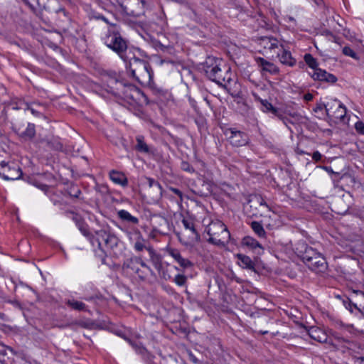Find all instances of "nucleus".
<instances>
[{
	"label": "nucleus",
	"instance_id": "f257e3e1",
	"mask_svg": "<svg viewBox=\"0 0 364 364\" xmlns=\"http://www.w3.org/2000/svg\"><path fill=\"white\" fill-rule=\"evenodd\" d=\"M205 73L212 81L228 87L232 81L230 68L222 60L208 58L206 61Z\"/></svg>",
	"mask_w": 364,
	"mask_h": 364
},
{
	"label": "nucleus",
	"instance_id": "f03ea898",
	"mask_svg": "<svg viewBox=\"0 0 364 364\" xmlns=\"http://www.w3.org/2000/svg\"><path fill=\"white\" fill-rule=\"evenodd\" d=\"M94 17L96 19H101L110 25V28L108 29L107 33L103 38V41L108 48L116 52L122 59L126 61L127 58L124 56V53L127 48V43L122 38L117 25L115 23H110L108 18L103 15L96 14Z\"/></svg>",
	"mask_w": 364,
	"mask_h": 364
},
{
	"label": "nucleus",
	"instance_id": "7ed1b4c3",
	"mask_svg": "<svg viewBox=\"0 0 364 364\" xmlns=\"http://www.w3.org/2000/svg\"><path fill=\"white\" fill-rule=\"evenodd\" d=\"M303 262L315 272H323L327 269L325 257L311 247H306L301 255Z\"/></svg>",
	"mask_w": 364,
	"mask_h": 364
},
{
	"label": "nucleus",
	"instance_id": "20e7f679",
	"mask_svg": "<svg viewBox=\"0 0 364 364\" xmlns=\"http://www.w3.org/2000/svg\"><path fill=\"white\" fill-rule=\"evenodd\" d=\"M129 69L132 75L140 84L144 85L151 84L153 73L148 63L137 58H134L129 63Z\"/></svg>",
	"mask_w": 364,
	"mask_h": 364
},
{
	"label": "nucleus",
	"instance_id": "39448f33",
	"mask_svg": "<svg viewBox=\"0 0 364 364\" xmlns=\"http://www.w3.org/2000/svg\"><path fill=\"white\" fill-rule=\"evenodd\" d=\"M209 235L208 241L214 245H224L230 239V235L225 225L220 220L212 221L206 228Z\"/></svg>",
	"mask_w": 364,
	"mask_h": 364
},
{
	"label": "nucleus",
	"instance_id": "423d86ee",
	"mask_svg": "<svg viewBox=\"0 0 364 364\" xmlns=\"http://www.w3.org/2000/svg\"><path fill=\"white\" fill-rule=\"evenodd\" d=\"M182 223L184 230L179 234L180 242L186 246H193L200 240V235L197 232L194 223L188 219H183Z\"/></svg>",
	"mask_w": 364,
	"mask_h": 364
},
{
	"label": "nucleus",
	"instance_id": "0eeeda50",
	"mask_svg": "<svg viewBox=\"0 0 364 364\" xmlns=\"http://www.w3.org/2000/svg\"><path fill=\"white\" fill-rule=\"evenodd\" d=\"M117 2L124 14L138 17L144 13V2L141 0H117Z\"/></svg>",
	"mask_w": 364,
	"mask_h": 364
},
{
	"label": "nucleus",
	"instance_id": "6e6552de",
	"mask_svg": "<svg viewBox=\"0 0 364 364\" xmlns=\"http://www.w3.org/2000/svg\"><path fill=\"white\" fill-rule=\"evenodd\" d=\"M22 172L18 166L14 163H0V176L5 180H17L21 178Z\"/></svg>",
	"mask_w": 364,
	"mask_h": 364
},
{
	"label": "nucleus",
	"instance_id": "1a4fd4ad",
	"mask_svg": "<svg viewBox=\"0 0 364 364\" xmlns=\"http://www.w3.org/2000/svg\"><path fill=\"white\" fill-rule=\"evenodd\" d=\"M224 134L228 137L230 143L234 146H242L247 144V135L235 128H227L224 130Z\"/></svg>",
	"mask_w": 364,
	"mask_h": 364
},
{
	"label": "nucleus",
	"instance_id": "9d476101",
	"mask_svg": "<svg viewBox=\"0 0 364 364\" xmlns=\"http://www.w3.org/2000/svg\"><path fill=\"white\" fill-rule=\"evenodd\" d=\"M259 46L266 53H276L277 50L282 49V43L273 37H262L259 41Z\"/></svg>",
	"mask_w": 364,
	"mask_h": 364
},
{
	"label": "nucleus",
	"instance_id": "9b49d317",
	"mask_svg": "<svg viewBox=\"0 0 364 364\" xmlns=\"http://www.w3.org/2000/svg\"><path fill=\"white\" fill-rule=\"evenodd\" d=\"M119 86L122 87V95L126 100H136L142 95L141 91L133 85H122L119 83Z\"/></svg>",
	"mask_w": 364,
	"mask_h": 364
},
{
	"label": "nucleus",
	"instance_id": "f8f14e48",
	"mask_svg": "<svg viewBox=\"0 0 364 364\" xmlns=\"http://www.w3.org/2000/svg\"><path fill=\"white\" fill-rule=\"evenodd\" d=\"M309 74L314 80L325 81L331 83H334L337 81V77L335 75L319 68Z\"/></svg>",
	"mask_w": 364,
	"mask_h": 364
},
{
	"label": "nucleus",
	"instance_id": "ddd939ff",
	"mask_svg": "<svg viewBox=\"0 0 364 364\" xmlns=\"http://www.w3.org/2000/svg\"><path fill=\"white\" fill-rule=\"evenodd\" d=\"M255 60L262 71L269 73L271 75H277L279 73V68L273 63L267 61L261 57H256Z\"/></svg>",
	"mask_w": 364,
	"mask_h": 364
},
{
	"label": "nucleus",
	"instance_id": "4468645a",
	"mask_svg": "<svg viewBox=\"0 0 364 364\" xmlns=\"http://www.w3.org/2000/svg\"><path fill=\"white\" fill-rule=\"evenodd\" d=\"M276 54L277 55V57L281 63L290 67H292L296 64V60L292 57L291 53L289 50L284 48L283 46L282 49L277 50Z\"/></svg>",
	"mask_w": 364,
	"mask_h": 364
},
{
	"label": "nucleus",
	"instance_id": "2eb2a0df",
	"mask_svg": "<svg viewBox=\"0 0 364 364\" xmlns=\"http://www.w3.org/2000/svg\"><path fill=\"white\" fill-rule=\"evenodd\" d=\"M309 335L312 339L319 343H326L328 341L327 333L318 327H311L309 330Z\"/></svg>",
	"mask_w": 364,
	"mask_h": 364
},
{
	"label": "nucleus",
	"instance_id": "dca6fc26",
	"mask_svg": "<svg viewBox=\"0 0 364 364\" xmlns=\"http://www.w3.org/2000/svg\"><path fill=\"white\" fill-rule=\"evenodd\" d=\"M146 180L153 198L159 199L162 196V188L160 183L151 178H146Z\"/></svg>",
	"mask_w": 364,
	"mask_h": 364
},
{
	"label": "nucleus",
	"instance_id": "f3484780",
	"mask_svg": "<svg viewBox=\"0 0 364 364\" xmlns=\"http://www.w3.org/2000/svg\"><path fill=\"white\" fill-rule=\"evenodd\" d=\"M135 242L134 243V249L136 252H141L144 250H146L148 251L149 247H152L149 245L148 241L144 238L141 232L139 230H136L135 232Z\"/></svg>",
	"mask_w": 364,
	"mask_h": 364
},
{
	"label": "nucleus",
	"instance_id": "a211bd4d",
	"mask_svg": "<svg viewBox=\"0 0 364 364\" xmlns=\"http://www.w3.org/2000/svg\"><path fill=\"white\" fill-rule=\"evenodd\" d=\"M326 110L327 114L330 112H344L346 114L347 111L341 102L337 100H332L328 102L326 105Z\"/></svg>",
	"mask_w": 364,
	"mask_h": 364
},
{
	"label": "nucleus",
	"instance_id": "6ab92c4d",
	"mask_svg": "<svg viewBox=\"0 0 364 364\" xmlns=\"http://www.w3.org/2000/svg\"><path fill=\"white\" fill-rule=\"evenodd\" d=\"M148 252L149 255L150 261L153 266L159 273H161L163 268L161 257L156 252L153 247H149Z\"/></svg>",
	"mask_w": 364,
	"mask_h": 364
},
{
	"label": "nucleus",
	"instance_id": "aec40b11",
	"mask_svg": "<svg viewBox=\"0 0 364 364\" xmlns=\"http://www.w3.org/2000/svg\"><path fill=\"white\" fill-rule=\"evenodd\" d=\"M109 178L115 184L120 185L124 187L127 186V178L122 172L112 170L109 172Z\"/></svg>",
	"mask_w": 364,
	"mask_h": 364
},
{
	"label": "nucleus",
	"instance_id": "412c9836",
	"mask_svg": "<svg viewBox=\"0 0 364 364\" xmlns=\"http://www.w3.org/2000/svg\"><path fill=\"white\" fill-rule=\"evenodd\" d=\"M39 143L46 142L47 146L55 150H61L63 149V145L61 142L60 141L59 138L56 136H48L46 139H41Z\"/></svg>",
	"mask_w": 364,
	"mask_h": 364
},
{
	"label": "nucleus",
	"instance_id": "4be33fe9",
	"mask_svg": "<svg viewBox=\"0 0 364 364\" xmlns=\"http://www.w3.org/2000/svg\"><path fill=\"white\" fill-rule=\"evenodd\" d=\"M101 237H102L105 245L108 248L112 249L118 244L119 239L114 235L102 232L101 233Z\"/></svg>",
	"mask_w": 364,
	"mask_h": 364
},
{
	"label": "nucleus",
	"instance_id": "5701e85b",
	"mask_svg": "<svg viewBox=\"0 0 364 364\" xmlns=\"http://www.w3.org/2000/svg\"><path fill=\"white\" fill-rule=\"evenodd\" d=\"M136 144L135 146V149L141 153L148 154L150 152L149 147L148 144L144 141V136L142 135H137L136 136Z\"/></svg>",
	"mask_w": 364,
	"mask_h": 364
},
{
	"label": "nucleus",
	"instance_id": "b1692460",
	"mask_svg": "<svg viewBox=\"0 0 364 364\" xmlns=\"http://www.w3.org/2000/svg\"><path fill=\"white\" fill-rule=\"evenodd\" d=\"M237 257L239 259V264L242 267L249 269H253L255 268V263L250 257L242 254H238Z\"/></svg>",
	"mask_w": 364,
	"mask_h": 364
},
{
	"label": "nucleus",
	"instance_id": "393cba45",
	"mask_svg": "<svg viewBox=\"0 0 364 364\" xmlns=\"http://www.w3.org/2000/svg\"><path fill=\"white\" fill-rule=\"evenodd\" d=\"M117 215L118 217L122 220L135 225L139 223V219L136 217L132 215L127 210H120L117 212Z\"/></svg>",
	"mask_w": 364,
	"mask_h": 364
},
{
	"label": "nucleus",
	"instance_id": "a878e982",
	"mask_svg": "<svg viewBox=\"0 0 364 364\" xmlns=\"http://www.w3.org/2000/svg\"><path fill=\"white\" fill-rule=\"evenodd\" d=\"M242 243L244 246L248 247L253 250H256L257 249H262V245L259 243V242L252 237H245L242 239Z\"/></svg>",
	"mask_w": 364,
	"mask_h": 364
},
{
	"label": "nucleus",
	"instance_id": "bb28decb",
	"mask_svg": "<svg viewBox=\"0 0 364 364\" xmlns=\"http://www.w3.org/2000/svg\"><path fill=\"white\" fill-rule=\"evenodd\" d=\"M188 102L191 107L193 108V111L196 112H200V108L201 107H207L209 105L208 101H207L205 99H202L200 102H197L191 97H188Z\"/></svg>",
	"mask_w": 364,
	"mask_h": 364
},
{
	"label": "nucleus",
	"instance_id": "cd10ccee",
	"mask_svg": "<svg viewBox=\"0 0 364 364\" xmlns=\"http://www.w3.org/2000/svg\"><path fill=\"white\" fill-rule=\"evenodd\" d=\"M66 304L71 309L77 311H87V306L82 301H77L75 299H68L66 301Z\"/></svg>",
	"mask_w": 364,
	"mask_h": 364
},
{
	"label": "nucleus",
	"instance_id": "c85d7f7f",
	"mask_svg": "<svg viewBox=\"0 0 364 364\" xmlns=\"http://www.w3.org/2000/svg\"><path fill=\"white\" fill-rule=\"evenodd\" d=\"M140 257L131 258L129 260H127L126 266L127 268L130 269L133 272H138V268L140 266Z\"/></svg>",
	"mask_w": 364,
	"mask_h": 364
},
{
	"label": "nucleus",
	"instance_id": "c756f323",
	"mask_svg": "<svg viewBox=\"0 0 364 364\" xmlns=\"http://www.w3.org/2000/svg\"><path fill=\"white\" fill-rule=\"evenodd\" d=\"M304 61L308 65V66L312 69V71H314L316 69L318 68L317 60L312 56V55L309 53L305 54Z\"/></svg>",
	"mask_w": 364,
	"mask_h": 364
},
{
	"label": "nucleus",
	"instance_id": "7c9ffc66",
	"mask_svg": "<svg viewBox=\"0 0 364 364\" xmlns=\"http://www.w3.org/2000/svg\"><path fill=\"white\" fill-rule=\"evenodd\" d=\"M251 228L253 231L259 236V237H264L265 236V230L262 226V225L256 221H253L251 223Z\"/></svg>",
	"mask_w": 364,
	"mask_h": 364
},
{
	"label": "nucleus",
	"instance_id": "2f4dec72",
	"mask_svg": "<svg viewBox=\"0 0 364 364\" xmlns=\"http://www.w3.org/2000/svg\"><path fill=\"white\" fill-rule=\"evenodd\" d=\"M35 126L33 124H28L26 127L25 132H23V135L29 139H32L35 136Z\"/></svg>",
	"mask_w": 364,
	"mask_h": 364
},
{
	"label": "nucleus",
	"instance_id": "473e14b6",
	"mask_svg": "<svg viewBox=\"0 0 364 364\" xmlns=\"http://www.w3.org/2000/svg\"><path fill=\"white\" fill-rule=\"evenodd\" d=\"M166 252L176 262H177L178 259H179V257L181 256L180 252L178 250L174 249V248H171V247L167 248Z\"/></svg>",
	"mask_w": 364,
	"mask_h": 364
},
{
	"label": "nucleus",
	"instance_id": "72a5a7b5",
	"mask_svg": "<svg viewBox=\"0 0 364 364\" xmlns=\"http://www.w3.org/2000/svg\"><path fill=\"white\" fill-rule=\"evenodd\" d=\"M140 266L141 267L143 271H145L146 276L148 277L149 274L155 277V274L154 271L141 259Z\"/></svg>",
	"mask_w": 364,
	"mask_h": 364
},
{
	"label": "nucleus",
	"instance_id": "f704fd0d",
	"mask_svg": "<svg viewBox=\"0 0 364 364\" xmlns=\"http://www.w3.org/2000/svg\"><path fill=\"white\" fill-rule=\"evenodd\" d=\"M177 262L183 268H188L192 266V263L186 258H183L182 256L178 259Z\"/></svg>",
	"mask_w": 364,
	"mask_h": 364
},
{
	"label": "nucleus",
	"instance_id": "c9c22d12",
	"mask_svg": "<svg viewBox=\"0 0 364 364\" xmlns=\"http://www.w3.org/2000/svg\"><path fill=\"white\" fill-rule=\"evenodd\" d=\"M343 53L347 56H350L354 59H357V54L350 47L345 46L343 48Z\"/></svg>",
	"mask_w": 364,
	"mask_h": 364
},
{
	"label": "nucleus",
	"instance_id": "e433bc0d",
	"mask_svg": "<svg viewBox=\"0 0 364 364\" xmlns=\"http://www.w3.org/2000/svg\"><path fill=\"white\" fill-rule=\"evenodd\" d=\"M174 282L178 286H183L186 282V277L182 274H177L174 278Z\"/></svg>",
	"mask_w": 364,
	"mask_h": 364
},
{
	"label": "nucleus",
	"instance_id": "4c0bfd02",
	"mask_svg": "<svg viewBox=\"0 0 364 364\" xmlns=\"http://www.w3.org/2000/svg\"><path fill=\"white\" fill-rule=\"evenodd\" d=\"M181 168L182 170L187 171L188 173H193L194 168L193 166L187 161H182L181 164Z\"/></svg>",
	"mask_w": 364,
	"mask_h": 364
},
{
	"label": "nucleus",
	"instance_id": "58836bf2",
	"mask_svg": "<svg viewBox=\"0 0 364 364\" xmlns=\"http://www.w3.org/2000/svg\"><path fill=\"white\" fill-rule=\"evenodd\" d=\"M355 128L358 133L364 135V123L363 122H357L355 124Z\"/></svg>",
	"mask_w": 364,
	"mask_h": 364
},
{
	"label": "nucleus",
	"instance_id": "ea45409f",
	"mask_svg": "<svg viewBox=\"0 0 364 364\" xmlns=\"http://www.w3.org/2000/svg\"><path fill=\"white\" fill-rule=\"evenodd\" d=\"M261 103L262 106L264 107V109H262L263 112H268L272 110V105L267 100H262Z\"/></svg>",
	"mask_w": 364,
	"mask_h": 364
},
{
	"label": "nucleus",
	"instance_id": "a19ab883",
	"mask_svg": "<svg viewBox=\"0 0 364 364\" xmlns=\"http://www.w3.org/2000/svg\"><path fill=\"white\" fill-rule=\"evenodd\" d=\"M134 273L139 277L141 280H144L147 277L146 276L145 271H143L142 269L138 268V272H134Z\"/></svg>",
	"mask_w": 364,
	"mask_h": 364
},
{
	"label": "nucleus",
	"instance_id": "79ce46f5",
	"mask_svg": "<svg viewBox=\"0 0 364 364\" xmlns=\"http://www.w3.org/2000/svg\"><path fill=\"white\" fill-rule=\"evenodd\" d=\"M322 155L318 151H314L312 154V159L315 161H319L321 159Z\"/></svg>",
	"mask_w": 364,
	"mask_h": 364
},
{
	"label": "nucleus",
	"instance_id": "37998d69",
	"mask_svg": "<svg viewBox=\"0 0 364 364\" xmlns=\"http://www.w3.org/2000/svg\"><path fill=\"white\" fill-rule=\"evenodd\" d=\"M170 191L171 192L174 193L175 194H176L180 198V199L182 200L183 193H182V192L180 190H178V189H177L176 188L171 187L170 188Z\"/></svg>",
	"mask_w": 364,
	"mask_h": 364
},
{
	"label": "nucleus",
	"instance_id": "c03bdc74",
	"mask_svg": "<svg viewBox=\"0 0 364 364\" xmlns=\"http://www.w3.org/2000/svg\"><path fill=\"white\" fill-rule=\"evenodd\" d=\"M80 232L86 237H89L90 236V232L88 231L87 228L86 226H84V225H80Z\"/></svg>",
	"mask_w": 364,
	"mask_h": 364
},
{
	"label": "nucleus",
	"instance_id": "a18cd8bd",
	"mask_svg": "<svg viewBox=\"0 0 364 364\" xmlns=\"http://www.w3.org/2000/svg\"><path fill=\"white\" fill-rule=\"evenodd\" d=\"M131 344L135 348L136 350L139 353H144L145 351V348L144 347L139 346L136 344H133L131 343Z\"/></svg>",
	"mask_w": 364,
	"mask_h": 364
},
{
	"label": "nucleus",
	"instance_id": "49530a36",
	"mask_svg": "<svg viewBox=\"0 0 364 364\" xmlns=\"http://www.w3.org/2000/svg\"><path fill=\"white\" fill-rule=\"evenodd\" d=\"M304 99L306 102L311 101L313 99V95L311 93L305 94L304 96Z\"/></svg>",
	"mask_w": 364,
	"mask_h": 364
},
{
	"label": "nucleus",
	"instance_id": "de8ad7c7",
	"mask_svg": "<svg viewBox=\"0 0 364 364\" xmlns=\"http://www.w3.org/2000/svg\"><path fill=\"white\" fill-rule=\"evenodd\" d=\"M353 307L358 309L356 304L352 303H349L348 305L346 306V308L348 309L350 312H353Z\"/></svg>",
	"mask_w": 364,
	"mask_h": 364
},
{
	"label": "nucleus",
	"instance_id": "09e8293b",
	"mask_svg": "<svg viewBox=\"0 0 364 364\" xmlns=\"http://www.w3.org/2000/svg\"><path fill=\"white\" fill-rule=\"evenodd\" d=\"M353 292L355 294H356L357 295H360L364 297V292L362 291L357 290V291H354Z\"/></svg>",
	"mask_w": 364,
	"mask_h": 364
},
{
	"label": "nucleus",
	"instance_id": "8fccbe9b",
	"mask_svg": "<svg viewBox=\"0 0 364 364\" xmlns=\"http://www.w3.org/2000/svg\"><path fill=\"white\" fill-rule=\"evenodd\" d=\"M258 202L261 205H266V203L262 198H259Z\"/></svg>",
	"mask_w": 364,
	"mask_h": 364
},
{
	"label": "nucleus",
	"instance_id": "3c124183",
	"mask_svg": "<svg viewBox=\"0 0 364 364\" xmlns=\"http://www.w3.org/2000/svg\"><path fill=\"white\" fill-rule=\"evenodd\" d=\"M162 277H163V278H164V279H166V280L170 278V276H169V275H166V274H164V273H163V276H162Z\"/></svg>",
	"mask_w": 364,
	"mask_h": 364
}]
</instances>
